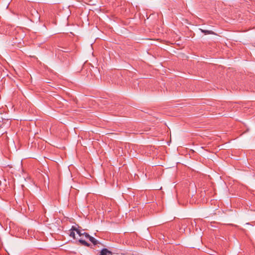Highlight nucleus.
Instances as JSON below:
<instances>
[{"label": "nucleus", "mask_w": 255, "mask_h": 255, "mask_svg": "<svg viewBox=\"0 0 255 255\" xmlns=\"http://www.w3.org/2000/svg\"><path fill=\"white\" fill-rule=\"evenodd\" d=\"M72 230L73 231H75L80 237L84 235L83 233L84 232H83V230H81L75 226H72Z\"/></svg>", "instance_id": "obj_1"}, {"label": "nucleus", "mask_w": 255, "mask_h": 255, "mask_svg": "<svg viewBox=\"0 0 255 255\" xmlns=\"http://www.w3.org/2000/svg\"><path fill=\"white\" fill-rule=\"evenodd\" d=\"M109 254L112 255V253L107 249H103L101 251L99 255H109Z\"/></svg>", "instance_id": "obj_2"}, {"label": "nucleus", "mask_w": 255, "mask_h": 255, "mask_svg": "<svg viewBox=\"0 0 255 255\" xmlns=\"http://www.w3.org/2000/svg\"><path fill=\"white\" fill-rule=\"evenodd\" d=\"M200 30L205 34H215V33L212 30H204L202 29H200Z\"/></svg>", "instance_id": "obj_3"}, {"label": "nucleus", "mask_w": 255, "mask_h": 255, "mask_svg": "<svg viewBox=\"0 0 255 255\" xmlns=\"http://www.w3.org/2000/svg\"><path fill=\"white\" fill-rule=\"evenodd\" d=\"M89 240L94 244V245H97L98 244V241L95 239L93 237L90 236V237L89 238Z\"/></svg>", "instance_id": "obj_4"}, {"label": "nucleus", "mask_w": 255, "mask_h": 255, "mask_svg": "<svg viewBox=\"0 0 255 255\" xmlns=\"http://www.w3.org/2000/svg\"><path fill=\"white\" fill-rule=\"evenodd\" d=\"M79 242L83 245H84L87 247H89L90 246L89 244H88L87 242H86L85 240L82 239H80L79 240Z\"/></svg>", "instance_id": "obj_5"}, {"label": "nucleus", "mask_w": 255, "mask_h": 255, "mask_svg": "<svg viewBox=\"0 0 255 255\" xmlns=\"http://www.w3.org/2000/svg\"><path fill=\"white\" fill-rule=\"evenodd\" d=\"M71 230V231L70 233V236L71 237H73V238H75V234L74 233L75 231H73L72 229Z\"/></svg>", "instance_id": "obj_6"}, {"label": "nucleus", "mask_w": 255, "mask_h": 255, "mask_svg": "<svg viewBox=\"0 0 255 255\" xmlns=\"http://www.w3.org/2000/svg\"><path fill=\"white\" fill-rule=\"evenodd\" d=\"M83 236H84L86 238V239H88L90 237V236L87 233H83Z\"/></svg>", "instance_id": "obj_7"}]
</instances>
